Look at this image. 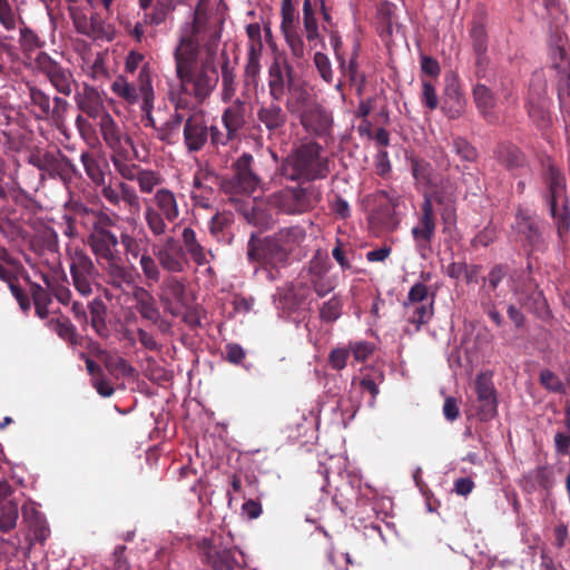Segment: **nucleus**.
<instances>
[{"mask_svg":"<svg viewBox=\"0 0 570 570\" xmlns=\"http://www.w3.org/2000/svg\"><path fill=\"white\" fill-rule=\"evenodd\" d=\"M520 304L541 320L551 317V311L538 284L530 282L524 291L518 293Z\"/></svg>","mask_w":570,"mask_h":570,"instance_id":"nucleus-29","label":"nucleus"},{"mask_svg":"<svg viewBox=\"0 0 570 570\" xmlns=\"http://www.w3.org/2000/svg\"><path fill=\"white\" fill-rule=\"evenodd\" d=\"M222 31L223 21L210 20L199 8L195 10L193 21L179 29L174 50L176 75L181 88L198 104L210 97L219 80L215 57Z\"/></svg>","mask_w":570,"mask_h":570,"instance_id":"nucleus-1","label":"nucleus"},{"mask_svg":"<svg viewBox=\"0 0 570 570\" xmlns=\"http://www.w3.org/2000/svg\"><path fill=\"white\" fill-rule=\"evenodd\" d=\"M50 325L57 335L67 341L70 345L76 346L80 344L81 337L78 335L75 325L68 318L52 320Z\"/></svg>","mask_w":570,"mask_h":570,"instance_id":"nucleus-50","label":"nucleus"},{"mask_svg":"<svg viewBox=\"0 0 570 570\" xmlns=\"http://www.w3.org/2000/svg\"><path fill=\"white\" fill-rule=\"evenodd\" d=\"M470 36L472 39V47L474 55L487 53L488 51V35L483 24L474 23Z\"/></svg>","mask_w":570,"mask_h":570,"instance_id":"nucleus-62","label":"nucleus"},{"mask_svg":"<svg viewBox=\"0 0 570 570\" xmlns=\"http://www.w3.org/2000/svg\"><path fill=\"white\" fill-rule=\"evenodd\" d=\"M107 267V275L109 284L115 288H122L124 285H130L132 283L131 272L120 263V257L114 261L105 262Z\"/></svg>","mask_w":570,"mask_h":570,"instance_id":"nucleus-44","label":"nucleus"},{"mask_svg":"<svg viewBox=\"0 0 570 570\" xmlns=\"http://www.w3.org/2000/svg\"><path fill=\"white\" fill-rule=\"evenodd\" d=\"M254 165L253 155L244 153L232 165L233 175L220 180L219 187L230 200L238 196H250L261 187L262 179L256 174Z\"/></svg>","mask_w":570,"mask_h":570,"instance_id":"nucleus-9","label":"nucleus"},{"mask_svg":"<svg viewBox=\"0 0 570 570\" xmlns=\"http://www.w3.org/2000/svg\"><path fill=\"white\" fill-rule=\"evenodd\" d=\"M161 293L159 301L165 309L174 317L180 316V309L175 306L177 302L180 306H186L187 303V288L184 279L175 276H167L160 286Z\"/></svg>","mask_w":570,"mask_h":570,"instance_id":"nucleus-19","label":"nucleus"},{"mask_svg":"<svg viewBox=\"0 0 570 570\" xmlns=\"http://www.w3.org/2000/svg\"><path fill=\"white\" fill-rule=\"evenodd\" d=\"M306 239V229L301 225L279 228L272 235L258 237L252 234L247 242V259L267 272L271 281L281 269L289 265L291 256Z\"/></svg>","mask_w":570,"mask_h":570,"instance_id":"nucleus-2","label":"nucleus"},{"mask_svg":"<svg viewBox=\"0 0 570 570\" xmlns=\"http://www.w3.org/2000/svg\"><path fill=\"white\" fill-rule=\"evenodd\" d=\"M40 169H47L50 175L58 176L63 181H69L77 174L75 164L67 156L59 154H45L42 164H36Z\"/></svg>","mask_w":570,"mask_h":570,"instance_id":"nucleus-32","label":"nucleus"},{"mask_svg":"<svg viewBox=\"0 0 570 570\" xmlns=\"http://www.w3.org/2000/svg\"><path fill=\"white\" fill-rule=\"evenodd\" d=\"M100 361L110 374L120 373L124 376H131L134 367L122 357L111 355L109 352H99Z\"/></svg>","mask_w":570,"mask_h":570,"instance_id":"nucleus-48","label":"nucleus"},{"mask_svg":"<svg viewBox=\"0 0 570 570\" xmlns=\"http://www.w3.org/2000/svg\"><path fill=\"white\" fill-rule=\"evenodd\" d=\"M322 199V190L318 186L286 187L268 196V204L278 213L286 215H299L314 209Z\"/></svg>","mask_w":570,"mask_h":570,"instance_id":"nucleus-7","label":"nucleus"},{"mask_svg":"<svg viewBox=\"0 0 570 570\" xmlns=\"http://www.w3.org/2000/svg\"><path fill=\"white\" fill-rule=\"evenodd\" d=\"M35 63L39 72L48 79L60 95L69 97L78 88L72 71L53 60L47 52L40 51L35 59Z\"/></svg>","mask_w":570,"mask_h":570,"instance_id":"nucleus-13","label":"nucleus"},{"mask_svg":"<svg viewBox=\"0 0 570 570\" xmlns=\"http://www.w3.org/2000/svg\"><path fill=\"white\" fill-rule=\"evenodd\" d=\"M262 53L247 52V60L244 69V83L246 86H256L261 75Z\"/></svg>","mask_w":570,"mask_h":570,"instance_id":"nucleus-56","label":"nucleus"},{"mask_svg":"<svg viewBox=\"0 0 570 570\" xmlns=\"http://www.w3.org/2000/svg\"><path fill=\"white\" fill-rule=\"evenodd\" d=\"M384 381V374L380 370L372 368L370 372L362 375L360 380V386L363 391H366L371 394L373 405L376 396L380 394V384Z\"/></svg>","mask_w":570,"mask_h":570,"instance_id":"nucleus-53","label":"nucleus"},{"mask_svg":"<svg viewBox=\"0 0 570 570\" xmlns=\"http://www.w3.org/2000/svg\"><path fill=\"white\" fill-rule=\"evenodd\" d=\"M228 104L229 105L222 112V124L225 129V131H223V138L220 139L223 147L227 146L230 141L236 140L247 122L246 101L240 98H236Z\"/></svg>","mask_w":570,"mask_h":570,"instance_id":"nucleus-17","label":"nucleus"},{"mask_svg":"<svg viewBox=\"0 0 570 570\" xmlns=\"http://www.w3.org/2000/svg\"><path fill=\"white\" fill-rule=\"evenodd\" d=\"M220 73H222V89L220 100L223 102H230L235 98L237 90V77L235 67L232 66L229 56L226 50L220 53Z\"/></svg>","mask_w":570,"mask_h":570,"instance_id":"nucleus-37","label":"nucleus"},{"mask_svg":"<svg viewBox=\"0 0 570 570\" xmlns=\"http://www.w3.org/2000/svg\"><path fill=\"white\" fill-rule=\"evenodd\" d=\"M539 382L549 392H553V393H558V394L566 393L564 383L560 380V377L556 373H553L552 371H550L548 368H544L540 372Z\"/></svg>","mask_w":570,"mask_h":570,"instance_id":"nucleus-60","label":"nucleus"},{"mask_svg":"<svg viewBox=\"0 0 570 570\" xmlns=\"http://www.w3.org/2000/svg\"><path fill=\"white\" fill-rule=\"evenodd\" d=\"M350 355L348 345L334 347L328 354L327 364L332 370L342 371L346 366Z\"/></svg>","mask_w":570,"mask_h":570,"instance_id":"nucleus-64","label":"nucleus"},{"mask_svg":"<svg viewBox=\"0 0 570 570\" xmlns=\"http://www.w3.org/2000/svg\"><path fill=\"white\" fill-rule=\"evenodd\" d=\"M204 560L215 570H234L237 561L230 549H220L204 541Z\"/></svg>","mask_w":570,"mask_h":570,"instance_id":"nucleus-33","label":"nucleus"},{"mask_svg":"<svg viewBox=\"0 0 570 570\" xmlns=\"http://www.w3.org/2000/svg\"><path fill=\"white\" fill-rule=\"evenodd\" d=\"M30 112L38 120H51L58 127L63 125L70 104L62 97L50 96L35 85L27 83Z\"/></svg>","mask_w":570,"mask_h":570,"instance_id":"nucleus-10","label":"nucleus"},{"mask_svg":"<svg viewBox=\"0 0 570 570\" xmlns=\"http://www.w3.org/2000/svg\"><path fill=\"white\" fill-rule=\"evenodd\" d=\"M273 209L275 208L268 204V197L264 202L242 203L237 207L246 222L261 230L271 229L275 225Z\"/></svg>","mask_w":570,"mask_h":570,"instance_id":"nucleus-20","label":"nucleus"},{"mask_svg":"<svg viewBox=\"0 0 570 570\" xmlns=\"http://www.w3.org/2000/svg\"><path fill=\"white\" fill-rule=\"evenodd\" d=\"M148 242L147 236L138 238L127 232H122L119 237V244H121L128 261L130 258L137 259L142 255L144 250H148Z\"/></svg>","mask_w":570,"mask_h":570,"instance_id":"nucleus-45","label":"nucleus"},{"mask_svg":"<svg viewBox=\"0 0 570 570\" xmlns=\"http://www.w3.org/2000/svg\"><path fill=\"white\" fill-rule=\"evenodd\" d=\"M303 24L306 35V39L309 45H316L320 40L318 22L316 18L317 7L316 2L312 0H303Z\"/></svg>","mask_w":570,"mask_h":570,"instance_id":"nucleus-42","label":"nucleus"},{"mask_svg":"<svg viewBox=\"0 0 570 570\" xmlns=\"http://www.w3.org/2000/svg\"><path fill=\"white\" fill-rule=\"evenodd\" d=\"M138 81H139V89H140L141 99H142L141 110H142V112L146 114L145 126L146 127L150 126L156 130V128H158V127L156 126V121L151 115V111L154 109L155 94H154V89H153V85H151L149 69L147 66H144L139 70Z\"/></svg>","mask_w":570,"mask_h":570,"instance_id":"nucleus-35","label":"nucleus"},{"mask_svg":"<svg viewBox=\"0 0 570 570\" xmlns=\"http://www.w3.org/2000/svg\"><path fill=\"white\" fill-rule=\"evenodd\" d=\"M223 130L217 125L208 124L204 111L189 115L183 128L184 147L188 154L202 151L207 145L218 150L222 146Z\"/></svg>","mask_w":570,"mask_h":570,"instance_id":"nucleus-8","label":"nucleus"},{"mask_svg":"<svg viewBox=\"0 0 570 570\" xmlns=\"http://www.w3.org/2000/svg\"><path fill=\"white\" fill-rule=\"evenodd\" d=\"M179 242L187 258L189 257L198 266L208 264L207 255L212 253L200 244L196 232L190 226L183 228Z\"/></svg>","mask_w":570,"mask_h":570,"instance_id":"nucleus-30","label":"nucleus"},{"mask_svg":"<svg viewBox=\"0 0 570 570\" xmlns=\"http://www.w3.org/2000/svg\"><path fill=\"white\" fill-rule=\"evenodd\" d=\"M525 480L534 481L543 490H551L553 487V473L548 465H541L531 470L524 475Z\"/></svg>","mask_w":570,"mask_h":570,"instance_id":"nucleus-57","label":"nucleus"},{"mask_svg":"<svg viewBox=\"0 0 570 570\" xmlns=\"http://www.w3.org/2000/svg\"><path fill=\"white\" fill-rule=\"evenodd\" d=\"M330 160L323 155V147L308 141L293 149L279 166L281 175L291 181H314L330 174Z\"/></svg>","mask_w":570,"mask_h":570,"instance_id":"nucleus-4","label":"nucleus"},{"mask_svg":"<svg viewBox=\"0 0 570 570\" xmlns=\"http://www.w3.org/2000/svg\"><path fill=\"white\" fill-rule=\"evenodd\" d=\"M547 186L546 203L549 206L559 237L562 239L570 229L569 197L564 175L554 165H549L544 173Z\"/></svg>","mask_w":570,"mask_h":570,"instance_id":"nucleus-5","label":"nucleus"},{"mask_svg":"<svg viewBox=\"0 0 570 570\" xmlns=\"http://www.w3.org/2000/svg\"><path fill=\"white\" fill-rule=\"evenodd\" d=\"M88 37L95 40H107L111 41L115 37L114 29L110 23H108L98 13H92L89 17V30Z\"/></svg>","mask_w":570,"mask_h":570,"instance_id":"nucleus-47","label":"nucleus"},{"mask_svg":"<svg viewBox=\"0 0 570 570\" xmlns=\"http://www.w3.org/2000/svg\"><path fill=\"white\" fill-rule=\"evenodd\" d=\"M70 275L77 292L82 296L92 293V285L98 276V269L91 257L82 249L76 248L70 254Z\"/></svg>","mask_w":570,"mask_h":570,"instance_id":"nucleus-14","label":"nucleus"},{"mask_svg":"<svg viewBox=\"0 0 570 570\" xmlns=\"http://www.w3.org/2000/svg\"><path fill=\"white\" fill-rule=\"evenodd\" d=\"M80 160L91 183L96 187L104 185L107 174H110L108 161L89 151L81 153Z\"/></svg>","mask_w":570,"mask_h":570,"instance_id":"nucleus-38","label":"nucleus"},{"mask_svg":"<svg viewBox=\"0 0 570 570\" xmlns=\"http://www.w3.org/2000/svg\"><path fill=\"white\" fill-rule=\"evenodd\" d=\"M257 120L269 134H278L285 128L288 114L281 106L279 100L271 99L269 102L262 104L257 109Z\"/></svg>","mask_w":570,"mask_h":570,"instance_id":"nucleus-25","label":"nucleus"},{"mask_svg":"<svg viewBox=\"0 0 570 570\" xmlns=\"http://www.w3.org/2000/svg\"><path fill=\"white\" fill-rule=\"evenodd\" d=\"M97 125L106 146L112 154H122L125 151L122 141L134 147L132 138L122 132L120 126L109 112L98 119Z\"/></svg>","mask_w":570,"mask_h":570,"instance_id":"nucleus-24","label":"nucleus"},{"mask_svg":"<svg viewBox=\"0 0 570 570\" xmlns=\"http://www.w3.org/2000/svg\"><path fill=\"white\" fill-rule=\"evenodd\" d=\"M493 155L501 166L512 173H518L528 166L525 154L512 142L498 144Z\"/></svg>","mask_w":570,"mask_h":570,"instance_id":"nucleus-28","label":"nucleus"},{"mask_svg":"<svg viewBox=\"0 0 570 570\" xmlns=\"http://www.w3.org/2000/svg\"><path fill=\"white\" fill-rule=\"evenodd\" d=\"M513 227L518 240L529 249V256L533 252H543L547 249V224L541 218L524 210H519L515 215Z\"/></svg>","mask_w":570,"mask_h":570,"instance_id":"nucleus-12","label":"nucleus"},{"mask_svg":"<svg viewBox=\"0 0 570 570\" xmlns=\"http://www.w3.org/2000/svg\"><path fill=\"white\" fill-rule=\"evenodd\" d=\"M308 271L311 274V286L318 297H325L335 289V281L332 277L327 276L325 274V271H323V268L320 267L318 264L312 262Z\"/></svg>","mask_w":570,"mask_h":570,"instance_id":"nucleus-41","label":"nucleus"},{"mask_svg":"<svg viewBox=\"0 0 570 570\" xmlns=\"http://www.w3.org/2000/svg\"><path fill=\"white\" fill-rule=\"evenodd\" d=\"M108 307L106 303L96 297L88 304V325L95 331L100 338H108L110 330L107 324Z\"/></svg>","mask_w":570,"mask_h":570,"instance_id":"nucleus-36","label":"nucleus"},{"mask_svg":"<svg viewBox=\"0 0 570 570\" xmlns=\"http://www.w3.org/2000/svg\"><path fill=\"white\" fill-rule=\"evenodd\" d=\"M298 119L304 130L312 136L325 138L332 132L333 116L317 101L305 110Z\"/></svg>","mask_w":570,"mask_h":570,"instance_id":"nucleus-18","label":"nucleus"},{"mask_svg":"<svg viewBox=\"0 0 570 570\" xmlns=\"http://www.w3.org/2000/svg\"><path fill=\"white\" fill-rule=\"evenodd\" d=\"M88 245L98 263L114 261L119 257L117 250L119 238L112 232L90 233L88 236Z\"/></svg>","mask_w":570,"mask_h":570,"instance_id":"nucleus-26","label":"nucleus"},{"mask_svg":"<svg viewBox=\"0 0 570 570\" xmlns=\"http://www.w3.org/2000/svg\"><path fill=\"white\" fill-rule=\"evenodd\" d=\"M269 98L282 101L285 94V110L298 118L316 102L304 79L295 73L294 67L283 53L275 55L267 70Z\"/></svg>","mask_w":570,"mask_h":570,"instance_id":"nucleus-3","label":"nucleus"},{"mask_svg":"<svg viewBox=\"0 0 570 570\" xmlns=\"http://www.w3.org/2000/svg\"><path fill=\"white\" fill-rule=\"evenodd\" d=\"M436 225V208H432L430 202L421 203L416 224L412 227L411 234L415 248L422 257H425V252L431 250V245L435 237Z\"/></svg>","mask_w":570,"mask_h":570,"instance_id":"nucleus-15","label":"nucleus"},{"mask_svg":"<svg viewBox=\"0 0 570 570\" xmlns=\"http://www.w3.org/2000/svg\"><path fill=\"white\" fill-rule=\"evenodd\" d=\"M17 2L0 0V27L7 32L6 36L16 32L19 24H22V20H24L22 10L16 6Z\"/></svg>","mask_w":570,"mask_h":570,"instance_id":"nucleus-39","label":"nucleus"},{"mask_svg":"<svg viewBox=\"0 0 570 570\" xmlns=\"http://www.w3.org/2000/svg\"><path fill=\"white\" fill-rule=\"evenodd\" d=\"M411 170L414 179L429 187L434 184L433 181V173L434 169L432 165L422 158H411Z\"/></svg>","mask_w":570,"mask_h":570,"instance_id":"nucleus-51","label":"nucleus"},{"mask_svg":"<svg viewBox=\"0 0 570 570\" xmlns=\"http://www.w3.org/2000/svg\"><path fill=\"white\" fill-rule=\"evenodd\" d=\"M19 519V503H3L0 505V532L8 533L17 527Z\"/></svg>","mask_w":570,"mask_h":570,"instance_id":"nucleus-52","label":"nucleus"},{"mask_svg":"<svg viewBox=\"0 0 570 570\" xmlns=\"http://www.w3.org/2000/svg\"><path fill=\"white\" fill-rule=\"evenodd\" d=\"M472 97L479 114L489 122L495 120L494 108L497 106L495 94L484 83H475Z\"/></svg>","mask_w":570,"mask_h":570,"instance_id":"nucleus-34","label":"nucleus"},{"mask_svg":"<svg viewBox=\"0 0 570 570\" xmlns=\"http://www.w3.org/2000/svg\"><path fill=\"white\" fill-rule=\"evenodd\" d=\"M17 31L19 33V48L27 57H30L35 51L41 49L46 43L26 20H22V24H19Z\"/></svg>","mask_w":570,"mask_h":570,"instance_id":"nucleus-40","label":"nucleus"},{"mask_svg":"<svg viewBox=\"0 0 570 570\" xmlns=\"http://www.w3.org/2000/svg\"><path fill=\"white\" fill-rule=\"evenodd\" d=\"M466 108V98L461 88L459 79L452 77L446 81L443 90L441 110L449 119H459Z\"/></svg>","mask_w":570,"mask_h":570,"instance_id":"nucleus-22","label":"nucleus"},{"mask_svg":"<svg viewBox=\"0 0 570 570\" xmlns=\"http://www.w3.org/2000/svg\"><path fill=\"white\" fill-rule=\"evenodd\" d=\"M343 302L338 295L332 296L320 307V318L325 323H334L342 315Z\"/></svg>","mask_w":570,"mask_h":570,"instance_id":"nucleus-54","label":"nucleus"},{"mask_svg":"<svg viewBox=\"0 0 570 570\" xmlns=\"http://www.w3.org/2000/svg\"><path fill=\"white\" fill-rule=\"evenodd\" d=\"M73 99L77 108L96 121L109 112L101 94L88 83H83L81 90L75 92Z\"/></svg>","mask_w":570,"mask_h":570,"instance_id":"nucleus-21","label":"nucleus"},{"mask_svg":"<svg viewBox=\"0 0 570 570\" xmlns=\"http://www.w3.org/2000/svg\"><path fill=\"white\" fill-rule=\"evenodd\" d=\"M430 190L423 194L422 203L430 202L432 208L440 215L443 233H450L456 225V194L449 179L429 186Z\"/></svg>","mask_w":570,"mask_h":570,"instance_id":"nucleus-11","label":"nucleus"},{"mask_svg":"<svg viewBox=\"0 0 570 570\" xmlns=\"http://www.w3.org/2000/svg\"><path fill=\"white\" fill-rule=\"evenodd\" d=\"M283 35L292 55L297 59L304 58L306 49L299 28L283 31Z\"/></svg>","mask_w":570,"mask_h":570,"instance_id":"nucleus-59","label":"nucleus"},{"mask_svg":"<svg viewBox=\"0 0 570 570\" xmlns=\"http://www.w3.org/2000/svg\"><path fill=\"white\" fill-rule=\"evenodd\" d=\"M154 256L161 268L168 273H183L189 265V258L184 255L179 239L166 236L153 245Z\"/></svg>","mask_w":570,"mask_h":570,"instance_id":"nucleus-16","label":"nucleus"},{"mask_svg":"<svg viewBox=\"0 0 570 570\" xmlns=\"http://www.w3.org/2000/svg\"><path fill=\"white\" fill-rule=\"evenodd\" d=\"M422 105L429 110H435L440 100L432 80L422 79V91L420 96Z\"/></svg>","mask_w":570,"mask_h":570,"instance_id":"nucleus-63","label":"nucleus"},{"mask_svg":"<svg viewBox=\"0 0 570 570\" xmlns=\"http://www.w3.org/2000/svg\"><path fill=\"white\" fill-rule=\"evenodd\" d=\"M474 389L479 402V416L481 421H489L497 414L495 389L490 377L484 374L476 375Z\"/></svg>","mask_w":570,"mask_h":570,"instance_id":"nucleus-23","label":"nucleus"},{"mask_svg":"<svg viewBox=\"0 0 570 570\" xmlns=\"http://www.w3.org/2000/svg\"><path fill=\"white\" fill-rule=\"evenodd\" d=\"M281 16H282V22H281V30L287 31L292 29L299 28L297 24V13L293 6L292 0H282V7H281Z\"/></svg>","mask_w":570,"mask_h":570,"instance_id":"nucleus-61","label":"nucleus"},{"mask_svg":"<svg viewBox=\"0 0 570 570\" xmlns=\"http://www.w3.org/2000/svg\"><path fill=\"white\" fill-rule=\"evenodd\" d=\"M510 267L508 264L498 263L490 267L488 274L482 278L483 283L479 289V299H498V288L508 276Z\"/></svg>","mask_w":570,"mask_h":570,"instance_id":"nucleus-31","label":"nucleus"},{"mask_svg":"<svg viewBox=\"0 0 570 570\" xmlns=\"http://www.w3.org/2000/svg\"><path fill=\"white\" fill-rule=\"evenodd\" d=\"M132 295L136 301V308L144 320L158 325L160 330H165L170 326L169 323L161 318L156 299L148 289L138 286L135 288Z\"/></svg>","mask_w":570,"mask_h":570,"instance_id":"nucleus-27","label":"nucleus"},{"mask_svg":"<svg viewBox=\"0 0 570 570\" xmlns=\"http://www.w3.org/2000/svg\"><path fill=\"white\" fill-rule=\"evenodd\" d=\"M180 215L176 194L168 188H159L154 196L145 200L144 220L155 238L165 236L168 224Z\"/></svg>","mask_w":570,"mask_h":570,"instance_id":"nucleus-6","label":"nucleus"},{"mask_svg":"<svg viewBox=\"0 0 570 570\" xmlns=\"http://www.w3.org/2000/svg\"><path fill=\"white\" fill-rule=\"evenodd\" d=\"M139 265L148 285L156 284L160 281L163 268L154 256V253H149V249L144 250L142 255L139 257Z\"/></svg>","mask_w":570,"mask_h":570,"instance_id":"nucleus-46","label":"nucleus"},{"mask_svg":"<svg viewBox=\"0 0 570 570\" xmlns=\"http://www.w3.org/2000/svg\"><path fill=\"white\" fill-rule=\"evenodd\" d=\"M139 83V81L137 80ZM111 91L130 105H134L141 97L139 87L128 82L124 77H118L110 87Z\"/></svg>","mask_w":570,"mask_h":570,"instance_id":"nucleus-49","label":"nucleus"},{"mask_svg":"<svg viewBox=\"0 0 570 570\" xmlns=\"http://www.w3.org/2000/svg\"><path fill=\"white\" fill-rule=\"evenodd\" d=\"M135 180L138 183L139 190L142 194L153 193V190L164 181L161 175L151 169H140Z\"/></svg>","mask_w":570,"mask_h":570,"instance_id":"nucleus-55","label":"nucleus"},{"mask_svg":"<svg viewBox=\"0 0 570 570\" xmlns=\"http://www.w3.org/2000/svg\"><path fill=\"white\" fill-rule=\"evenodd\" d=\"M525 108L528 116L537 128L544 129L550 126L551 118L544 99L540 97L529 98Z\"/></svg>","mask_w":570,"mask_h":570,"instance_id":"nucleus-43","label":"nucleus"},{"mask_svg":"<svg viewBox=\"0 0 570 570\" xmlns=\"http://www.w3.org/2000/svg\"><path fill=\"white\" fill-rule=\"evenodd\" d=\"M433 298L429 304L413 305V312L409 317V322L415 324L416 331H420L421 326L428 324L433 316Z\"/></svg>","mask_w":570,"mask_h":570,"instance_id":"nucleus-58","label":"nucleus"}]
</instances>
